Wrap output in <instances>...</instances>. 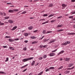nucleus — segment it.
<instances>
[{
	"label": "nucleus",
	"mask_w": 75,
	"mask_h": 75,
	"mask_svg": "<svg viewBox=\"0 0 75 75\" xmlns=\"http://www.w3.org/2000/svg\"><path fill=\"white\" fill-rule=\"evenodd\" d=\"M33 58L34 57H30V58H28L27 59H24L22 60V61H23V62H25L28 61L29 60H31V59H33Z\"/></svg>",
	"instance_id": "nucleus-1"
},
{
	"label": "nucleus",
	"mask_w": 75,
	"mask_h": 75,
	"mask_svg": "<svg viewBox=\"0 0 75 75\" xmlns=\"http://www.w3.org/2000/svg\"><path fill=\"white\" fill-rule=\"evenodd\" d=\"M55 54L54 53H52L50 54V57H52V56H54L55 55Z\"/></svg>",
	"instance_id": "nucleus-2"
},
{
	"label": "nucleus",
	"mask_w": 75,
	"mask_h": 75,
	"mask_svg": "<svg viewBox=\"0 0 75 75\" xmlns=\"http://www.w3.org/2000/svg\"><path fill=\"white\" fill-rule=\"evenodd\" d=\"M63 52H64V51L62 50L58 54V55L61 54H63Z\"/></svg>",
	"instance_id": "nucleus-3"
},
{
	"label": "nucleus",
	"mask_w": 75,
	"mask_h": 75,
	"mask_svg": "<svg viewBox=\"0 0 75 75\" xmlns=\"http://www.w3.org/2000/svg\"><path fill=\"white\" fill-rule=\"evenodd\" d=\"M17 26H15L14 27H13V29H12L11 30H12V31H13V30H16V29L17 28Z\"/></svg>",
	"instance_id": "nucleus-4"
},
{
	"label": "nucleus",
	"mask_w": 75,
	"mask_h": 75,
	"mask_svg": "<svg viewBox=\"0 0 75 75\" xmlns=\"http://www.w3.org/2000/svg\"><path fill=\"white\" fill-rule=\"evenodd\" d=\"M8 41H10V42H13L14 41V39L10 38L9 39Z\"/></svg>",
	"instance_id": "nucleus-5"
},
{
	"label": "nucleus",
	"mask_w": 75,
	"mask_h": 75,
	"mask_svg": "<svg viewBox=\"0 0 75 75\" xmlns=\"http://www.w3.org/2000/svg\"><path fill=\"white\" fill-rule=\"evenodd\" d=\"M9 13H14V11L13 10H10L8 11Z\"/></svg>",
	"instance_id": "nucleus-6"
},
{
	"label": "nucleus",
	"mask_w": 75,
	"mask_h": 75,
	"mask_svg": "<svg viewBox=\"0 0 75 75\" xmlns=\"http://www.w3.org/2000/svg\"><path fill=\"white\" fill-rule=\"evenodd\" d=\"M8 21L9 23H10L11 24H12L13 23V21H12V20H9Z\"/></svg>",
	"instance_id": "nucleus-7"
},
{
	"label": "nucleus",
	"mask_w": 75,
	"mask_h": 75,
	"mask_svg": "<svg viewBox=\"0 0 75 75\" xmlns=\"http://www.w3.org/2000/svg\"><path fill=\"white\" fill-rule=\"evenodd\" d=\"M68 35H74L75 34V33H68L67 34Z\"/></svg>",
	"instance_id": "nucleus-8"
},
{
	"label": "nucleus",
	"mask_w": 75,
	"mask_h": 75,
	"mask_svg": "<svg viewBox=\"0 0 75 75\" xmlns=\"http://www.w3.org/2000/svg\"><path fill=\"white\" fill-rule=\"evenodd\" d=\"M27 66H28V64H26V65L21 67V68H25V67H27Z\"/></svg>",
	"instance_id": "nucleus-9"
},
{
	"label": "nucleus",
	"mask_w": 75,
	"mask_h": 75,
	"mask_svg": "<svg viewBox=\"0 0 75 75\" xmlns=\"http://www.w3.org/2000/svg\"><path fill=\"white\" fill-rule=\"evenodd\" d=\"M38 43V42H37V41H34L32 42V44H37Z\"/></svg>",
	"instance_id": "nucleus-10"
},
{
	"label": "nucleus",
	"mask_w": 75,
	"mask_h": 75,
	"mask_svg": "<svg viewBox=\"0 0 75 75\" xmlns=\"http://www.w3.org/2000/svg\"><path fill=\"white\" fill-rule=\"evenodd\" d=\"M73 65V64L71 63L69 65V67H71Z\"/></svg>",
	"instance_id": "nucleus-11"
},
{
	"label": "nucleus",
	"mask_w": 75,
	"mask_h": 75,
	"mask_svg": "<svg viewBox=\"0 0 75 75\" xmlns=\"http://www.w3.org/2000/svg\"><path fill=\"white\" fill-rule=\"evenodd\" d=\"M62 6L63 7H67V5H65V4H63L62 5Z\"/></svg>",
	"instance_id": "nucleus-12"
},
{
	"label": "nucleus",
	"mask_w": 75,
	"mask_h": 75,
	"mask_svg": "<svg viewBox=\"0 0 75 75\" xmlns=\"http://www.w3.org/2000/svg\"><path fill=\"white\" fill-rule=\"evenodd\" d=\"M63 25L61 24V25H58L57 26V28H59V27H62Z\"/></svg>",
	"instance_id": "nucleus-13"
},
{
	"label": "nucleus",
	"mask_w": 75,
	"mask_h": 75,
	"mask_svg": "<svg viewBox=\"0 0 75 75\" xmlns=\"http://www.w3.org/2000/svg\"><path fill=\"white\" fill-rule=\"evenodd\" d=\"M24 35L25 36V37L27 36L28 35V34L27 33H25L24 34Z\"/></svg>",
	"instance_id": "nucleus-14"
},
{
	"label": "nucleus",
	"mask_w": 75,
	"mask_h": 75,
	"mask_svg": "<svg viewBox=\"0 0 75 75\" xmlns=\"http://www.w3.org/2000/svg\"><path fill=\"white\" fill-rule=\"evenodd\" d=\"M30 38H31V39H35L36 38V37H35V36H31L30 37Z\"/></svg>",
	"instance_id": "nucleus-15"
},
{
	"label": "nucleus",
	"mask_w": 75,
	"mask_h": 75,
	"mask_svg": "<svg viewBox=\"0 0 75 75\" xmlns=\"http://www.w3.org/2000/svg\"><path fill=\"white\" fill-rule=\"evenodd\" d=\"M35 64V61H33L32 63L31 64L32 66L34 65Z\"/></svg>",
	"instance_id": "nucleus-16"
},
{
	"label": "nucleus",
	"mask_w": 75,
	"mask_h": 75,
	"mask_svg": "<svg viewBox=\"0 0 75 75\" xmlns=\"http://www.w3.org/2000/svg\"><path fill=\"white\" fill-rule=\"evenodd\" d=\"M69 59H70V58H65V60L66 61H69Z\"/></svg>",
	"instance_id": "nucleus-17"
},
{
	"label": "nucleus",
	"mask_w": 75,
	"mask_h": 75,
	"mask_svg": "<svg viewBox=\"0 0 75 75\" xmlns=\"http://www.w3.org/2000/svg\"><path fill=\"white\" fill-rule=\"evenodd\" d=\"M63 29H60V30H57V32H61V31H62Z\"/></svg>",
	"instance_id": "nucleus-18"
},
{
	"label": "nucleus",
	"mask_w": 75,
	"mask_h": 75,
	"mask_svg": "<svg viewBox=\"0 0 75 75\" xmlns=\"http://www.w3.org/2000/svg\"><path fill=\"white\" fill-rule=\"evenodd\" d=\"M4 25V23H1V21H0V25Z\"/></svg>",
	"instance_id": "nucleus-19"
},
{
	"label": "nucleus",
	"mask_w": 75,
	"mask_h": 75,
	"mask_svg": "<svg viewBox=\"0 0 75 75\" xmlns=\"http://www.w3.org/2000/svg\"><path fill=\"white\" fill-rule=\"evenodd\" d=\"M50 69H54V67H51L49 68Z\"/></svg>",
	"instance_id": "nucleus-20"
},
{
	"label": "nucleus",
	"mask_w": 75,
	"mask_h": 75,
	"mask_svg": "<svg viewBox=\"0 0 75 75\" xmlns=\"http://www.w3.org/2000/svg\"><path fill=\"white\" fill-rule=\"evenodd\" d=\"M53 4H50V5L49 6V7H53Z\"/></svg>",
	"instance_id": "nucleus-21"
},
{
	"label": "nucleus",
	"mask_w": 75,
	"mask_h": 75,
	"mask_svg": "<svg viewBox=\"0 0 75 75\" xmlns=\"http://www.w3.org/2000/svg\"><path fill=\"white\" fill-rule=\"evenodd\" d=\"M54 16V14H51L48 16L49 17H52V16Z\"/></svg>",
	"instance_id": "nucleus-22"
},
{
	"label": "nucleus",
	"mask_w": 75,
	"mask_h": 75,
	"mask_svg": "<svg viewBox=\"0 0 75 75\" xmlns=\"http://www.w3.org/2000/svg\"><path fill=\"white\" fill-rule=\"evenodd\" d=\"M49 40H50V39H49L48 40H47L46 39H45L43 41V42H45V41H48Z\"/></svg>",
	"instance_id": "nucleus-23"
},
{
	"label": "nucleus",
	"mask_w": 75,
	"mask_h": 75,
	"mask_svg": "<svg viewBox=\"0 0 75 75\" xmlns=\"http://www.w3.org/2000/svg\"><path fill=\"white\" fill-rule=\"evenodd\" d=\"M46 23H48V21H46L45 22H44L42 23V24H46Z\"/></svg>",
	"instance_id": "nucleus-24"
},
{
	"label": "nucleus",
	"mask_w": 75,
	"mask_h": 75,
	"mask_svg": "<svg viewBox=\"0 0 75 75\" xmlns=\"http://www.w3.org/2000/svg\"><path fill=\"white\" fill-rule=\"evenodd\" d=\"M54 41H54V40H53L51 41H50V42H49V44H51V43H52V42H54Z\"/></svg>",
	"instance_id": "nucleus-25"
},
{
	"label": "nucleus",
	"mask_w": 75,
	"mask_h": 75,
	"mask_svg": "<svg viewBox=\"0 0 75 75\" xmlns=\"http://www.w3.org/2000/svg\"><path fill=\"white\" fill-rule=\"evenodd\" d=\"M42 73H43V72L42 71L41 72L39 73L38 75H42Z\"/></svg>",
	"instance_id": "nucleus-26"
},
{
	"label": "nucleus",
	"mask_w": 75,
	"mask_h": 75,
	"mask_svg": "<svg viewBox=\"0 0 75 75\" xmlns=\"http://www.w3.org/2000/svg\"><path fill=\"white\" fill-rule=\"evenodd\" d=\"M13 11H18V9H14L13 10Z\"/></svg>",
	"instance_id": "nucleus-27"
},
{
	"label": "nucleus",
	"mask_w": 75,
	"mask_h": 75,
	"mask_svg": "<svg viewBox=\"0 0 75 75\" xmlns=\"http://www.w3.org/2000/svg\"><path fill=\"white\" fill-rule=\"evenodd\" d=\"M57 51V49H56L53 51H52V52H56V51Z\"/></svg>",
	"instance_id": "nucleus-28"
},
{
	"label": "nucleus",
	"mask_w": 75,
	"mask_h": 75,
	"mask_svg": "<svg viewBox=\"0 0 75 75\" xmlns=\"http://www.w3.org/2000/svg\"><path fill=\"white\" fill-rule=\"evenodd\" d=\"M62 45H67V44L65 43H63L62 44Z\"/></svg>",
	"instance_id": "nucleus-29"
},
{
	"label": "nucleus",
	"mask_w": 75,
	"mask_h": 75,
	"mask_svg": "<svg viewBox=\"0 0 75 75\" xmlns=\"http://www.w3.org/2000/svg\"><path fill=\"white\" fill-rule=\"evenodd\" d=\"M43 58H46L47 57V55H44L43 56Z\"/></svg>",
	"instance_id": "nucleus-30"
},
{
	"label": "nucleus",
	"mask_w": 75,
	"mask_h": 75,
	"mask_svg": "<svg viewBox=\"0 0 75 75\" xmlns=\"http://www.w3.org/2000/svg\"><path fill=\"white\" fill-rule=\"evenodd\" d=\"M28 29L29 30H32L33 29V27H32V26L28 28Z\"/></svg>",
	"instance_id": "nucleus-31"
},
{
	"label": "nucleus",
	"mask_w": 75,
	"mask_h": 75,
	"mask_svg": "<svg viewBox=\"0 0 75 75\" xmlns=\"http://www.w3.org/2000/svg\"><path fill=\"white\" fill-rule=\"evenodd\" d=\"M63 68V66H62L60 67L59 68H58V69H62Z\"/></svg>",
	"instance_id": "nucleus-32"
},
{
	"label": "nucleus",
	"mask_w": 75,
	"mask_h": 75,
	"mask_svg": "<svg viewBox=\"0 0 75 75\" xmlns=\"http://www.w3.org/2000/svg\"><path fill=\"white\" fill-rule=\"evenodd\" d=\"M23 50L24 51H26L27 50V48L26 47H24L23 48Z\"/></svg>",
	"instance_id": "nucleus-33"
},
{
	"label": "nucleus",
	"mask_w": 75,
	"mask_h": 75,
	"mask_svg": "<svg viewBox=\"0 0 75 75\" xmlns=\"http://www.w3.org/2000/svg\"><path fill=\"white\" fill-rule=\"evenodd\" d=\"M4 18L5 19H7L9 18V17H5Z\"/></svg>",
	"instance_id": "nucleus-34"
},
{
	"label": "nucleus",
	"mask_w": 75,
	"mask_h": 75,
	"mask_svg": "<svg viewBox=\"0 0 75 75\" xmlns=\"http://www.w3.org/2000/svg\"><path fill=\"white\" fill-rule=\"evenodd\" d=\"M8 61V58L7 57L6 58V59L5 60V62H7V61Z\"/></svg>",
	"instance_id": "nucleus-35"
},
{
	"label": "nucleus",
	"mask_w": 75,
	"mask_h": 75,
	"mask_svg": "<svg viewBox=\"0 0 75 75\" xmlns=\"http://www.w3.org/2000/svg\"><path fill=\"white\" fill-rule=\"evenodd\" d=\"M0 74H5V73H4V72L3 71H0Z\"/></svg>",
	"instance_id": "nucleus-36"
},
{
	"label": "nucleus",
	"mask_w": 75,
	"mask_h": 75,
	"mask_svg": "<svg viewBox=\"0 0 75 75\" xmlns=\"http://www.w3.org/2000/svg\"><path fill=\"white\" fill-rule=\"evenodd\" d=\"M50 68L47 69L45 70L46 72H47V71H50Z\"/></svg>",
	"instance_id": "nucleus-37"
},
{
	"label": "nucleus",
	"mask_w": 75,
	"mask_h": 75,
	"mask_svg": "<svg viewBox=\"0 0 75 75\" xmlns=\"http://www.w3.org/2000/svg\"><path fill=\"white\" fill-rule=\"evenodd\" d=\"M46 16H48V14H44L43 15V17H45Z\"/></svg>",
	"instance_id": "nucleus-38"
},
{
	"label": "nucleus",
	"mask_w": 75,
	"mask_h": 75,
	"mask_svg": "<svg viewBox=\"0 0 75 75\" xmlns=\"http://www.w3.org/2000/svg\"><path fill=\"white\" fill-rule=\"evenodd\" d=\"M5 38H11V37L6 36L5 37Z\"/></svg>",
	"instance_id": "nucleus-39"
},
{
	"label": "nucleus",
	"mask_w": 75,
	"mask_h": 75,
	"mask_svg": "<svg viewBox=\"0 0 75 75\" xmlns=\"http://www.w3.org/2000/svg\"><path fill=\"white\" fill-rule=\"evenodd\" d=\"M42 33H43V34H45V33H46V31L45 30H44L43 31Z\"/></svg>",
	"instance_id": "nucleus-40"
},
{
	"label": "nucleus",
	"mask_w": 75,
	"mask_h": 75,
	"mask_svg": "<svg viewBox=\"0 0 75 75\" xmlns=\"http://www.w3.org/2000/svg\"><path fill=\"white\" fill-rule=\"evenodd\" d=\"M66 72L67 73V74H69L70 72V71H66Z\"/></svg>",
	"instance_id": "nucleus-41"
},
{
	"label": "nucleus",
	"mask_w": 75,
	"mask_h": 75,
	"mask_svg": "<svg viewBox=\"0 0 75 75\" xmlns=\"http://www.w3.org/2000/svg\"><path fill=\"white\" fill-rule=\"evenodd\" d=\"M73 16H70V17H69V18H73Z\"/></svg>",
	"instance_id": "nucleus-42"
},
{
	"label": "nucleus",
	"mask_w": 75,
	"mask_h": 75,
	"mask_svg": "<svg viewBox=\"0 0 75 75\" xmlns=\"http://www.w3.org/2000/svg\"><path fill=\"white\" fill-rule=\"evenodd\" d=\"M50 22L51 23H54V22H55V20H52Z\"/></svg>",
	"instance_id": "nucleus-43"
},
{
	"label": "nucleus",
	"mask_w": 75,
	"mask_h": 75,
	"mask_svg": "<svg viewBox=\"0 0 75 75\" xmlns=\"http://www.w3.org/2000/svg\"><path fill=\"white\" fill-rule=\"evenodd\" d=\"M27 69H25V70H23V72H25V71H27Z\"/></svg>",
	"instance_id": "nucleus-44"
},
{
	"label": "nucleus",
	"mask_w": 75,
	"mask_h": 75,
	"mask_svg": "<svg viewBox=\"0 0 75 75\" xmlns=\"http://www.w3.org/2000/svg\"><path fill=\"white\" fill-rule=\"evenodd\" d=\"M47 33H52V31H48Z\"/></svg>",
	"instance_id": "nucleus-45"
},
{
	"label": "nucleus",
	"mask_w": 75,
	"mask_h": 75,
	"mask_svg": "<svg viewBox=\"0 0 75 75\" xmlns=\"http://www.w3.org/2000/svg\"><path fill=\"white\" fill-rule=\"evenodd\" d=\"M6 4H8V5H11V3H7Z\"/></svg>",
	"instance_id": "nucleus-46"
},
{
	"label": "nucleus",
	"mask_w": 75,
	"mask_h": 75,
	"mask_svg": "<svg viewBox=\"0 0 75 75\" xmlns=\"http://www.w3.org/2000/svg\"><path fill=\"white\" fill-rule=\"evenodd\" d=\"M0 15L3 16V14L1 12H0Z\"/></svg>",
	"instance_id": "nucleus-47"
},
{
	"label": "nucleus",
	"mask_w": 75,
	"mask_h": 75,
	"mask_svg": "<svg viewBox=\"0 0 75 75\" xmlns=\"http://www.w3.org/2000/svg\"><path fill=\"white\" fill-rule=\"evenodd\" d=\"M14 40H15V41H17V40H19V39L18 38L15 39Z\"/></svg>",
	"instance_id": "nucleus-48"
},
{
	"label": "nucleus",
	"mask_w": 75,
	"mask_h": 75,
	"mask_svg": "<svg viewBox=\"0 0 75 75\" xmlns=\"http://www.w3.org/2000/svg\"><path fill=\"white\" fill-rule=\"evenodd\" d=\"M26 13V11H23V12L22 13V14H25Z\"/></svg>",
	"instance_id": "nucleus-49"
},
{
	"label": "nucleus",
	"mask_w": 75,
	"mask_h": 75,
	"mask_svg": "<svg viewBox=\"0 0 75 75\" xmlns=\"http://www.w3.org/2000/svg\"><path fill=\"white\" fill-rule=\"evenodd\" d=\"M39 59H40V60H41V59H42V57H40L39 58Z\"/></svg>",
	"instance_id": "nucleus-50"
},
{
	"label": "nucleus",
	"mask_w": 75,
	"mask_h": 75,
	"mask_svg": "<svg viewBox=\"0 0 75 75\" xmlns=\"http://www.w3.org/2000/svg\"><path fill=\"white\" fill-rule=\"evenodd\" d=\"M7 46H3V48H7Z\"/></svg>",
	"instance_id": "nucleus-51"
},
{
	"label": "nucleus",
	"mask_w": 75,
	"mask_h": 75,
	"mask_svg": "<svg viewBox=\"0 0 75 75\" xmlns=\"http://www.w3.org/2000/svg\"><path fill=\"white\" fill-rule=\"evenodd\" d=\"M3 13L4 16H6V13L4 12Z\"/></svg>",
	"instance_id": "nucleus-52"
},
{
	"label": "nucleus",
	"mask_w": 75,
	"mask_h": 75,
	"mask_svg": "<svg viewBox=\"0 0 75 75\" xmlns=\"http://www.w3.org/2000/svg\"><path fill=\"white\" fill-rule=\"evenodd\" d=\"M38 31V30H36L35 31H34V33H37V31Z\"/></svg>",
	"instance_id": "nucleus-53"
},
{
	"label": "nucleus",
	"mask_w": 75,
	"mask_h": 75,
	"mask_svg": "<svg viewBox=\"0 0 75 75\" xmlns=\"http://www.w3.org/2000/svg\"><path fill=\"white\" fill-rule=\"evenodd\" d=\"M71 2H75V0H71Z\"/></svg>",
	"instance_id": "nucleus-54"
},
{
	"label": "nucleus",
	"mask_w": 75,
	"mask_h": 75,
	"mask_svg": "<svg viewBox=\"0 0 75 75\" xmlns=\"http://www.w3.org/2000/svg\"><path fill=\"white\" fill-rule=\"evenodd\" d=\"M40 48H42L43 47V45H40Z\"/></svg>",
	"instance_id": "nucleus-55"
},
{
	"label": "nucleus",
	"mask_w": 75,
	"mask_h": 75,
	"mask_svg": "<svg viewBox=\"0 0 75 75\" xmlns=\"http://www.w3.org/2000/svg\"><path fill=\"white\" fill-rule=\"evenodd\" d=\"M47 46V45H45L44 46H43V48H46V47Z\"/></svg>",
	"instance_id": "nucleus-56"
},
{
	"label": "nucleus",
	"mask_w": 75,
	"mask_h": 75,
	"mask_svg": "<svg viewBox=\"0 0 75 75\" xmlns=\"http://www.w3.org/2000/svg\"><path fill=\"white\" fill-rule=\"evenodd\" d=\"M13 47H9V49H10V50H11V49H12V48H13Z\"/></svg>",
	"instance_id": "nucleus-57"
},
{
	"label": "nucleus",
	"mask_w": 75,
	"mask_h": 75,
	"mask_svg": "<svg viewBox=\"0 0 75 75\" xmlns=\"http://www.w3.org/2000/svg\"><path fill=\"white\" fill-rule=\"evenodd\" d=\"M62 16H59V17H58L57 18H62Z\"/></svg>",
	"instance_id": "nucleus-58"
},
{
	"label": "nucleus",
	"mask_w": 75,
	"mask_h": 75,
	"mask_svg": "<svg viewBox=\"0 0 75 75\" xmlns=\"http://www.w3.org/2000/svg\"><path fill=\"white\" fill-rule=\"evenodd\" d=\"M67 69L68 70H71V68H68Z\"/></svg>",
	"instance_id": "nucleus-59"
},
{
	"label": "nucleus",
	"mask_w": 75,
	"mask_h": 75,
	"mask_svg": "<svg viewBox=\"0 0 75 75\" xmlns=\"http://www.w3.org/2000/svg\"><path fill=\"white\" fill-rule=\"evenodd\" d=\"M71 13L73 14H75V11L74 12H71Z\"/></svg>",
	"instance_id": "nucleus-60"
},
{
	"label": "nucleus",
	"mask_w": 75,
	"mask_h": 75,
	"mask_svg": "<svg viewBox=\"0 0 75 75\" xmlns=\"http://www.w3.org/2000/svg\"><path fill=\"white\" fill-rule=\"evenodd\" d=\"M45 20V19H41L40 20H39V21H42V20Z\"/></svg>",
	"instance_id": "nucleus-61"
},
{
	"label": "nucleus",
	"mask_w": 75,
	"mask_h": 75,
	"mask_svg": "<svg viewBox=\"0 0 75 75\" xmlns=\"http://www.w3.org/2000/svg\"><path fill=\"white\" fill-rule=\"evenodd\" d=\"M67 44H70V42H69V41H67Z\"/></svg>",
	"instance_id": "nucleus-62"
},
{
	"label": "nucleus",
	"mask_w": 75,
	"mask_h": 75,
	"mask_svg": "<svg viewBox=\"0 0 75 75\" xmlns=\"http://www.w3.org/2000/svg\"><path fill=\"white\" fill-rule=\"evenodd\" d=\"M75 18H74L72 19V21H75Z\"/></svg>",
	"instance_id": "nucleus-63"
},
{
	"label": "nucleus",
	"mask_w": 75,
	"mask_h": 75,
	"mask_svg": "<svg viewBox=\"0 0 75 75\" xmlns=\"http://www.w3.org/2000/svg\"><path fill=\"white\" fill-rule=\"evenodd\" d=\"M33 75V73H30L29 74V75Z\"/></svg>",
	"instance_id": "nucleus-64"
}]
</instances>
